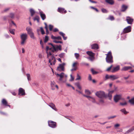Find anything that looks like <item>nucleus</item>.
I'll use <instances>...</instances> for the list:
<instances>
[{"label": "nucleus", "instance_id": "1", "mask_svg": "<svg viewBox=\"0 0 134 134\" xmlns=\"http://www.w3.org/2000/svg\"><path fill=\"white\" fill-rule=\"evenodd\" d=\"M48 44L51 45L52 47L50 48L48 46H47L46 47V51L47 54V57L48 58H49L50 55L52 54L51 52V51L52 52H54L55 51H58V50H61V46L60 45L59 46L57 45H54L51 43H49Z\"/></svg>", "mask_w": 134, "mask_h": 134}, {"label": "nucleus", "instance_id": "2", "mask_svg": "<svg viewBox=\"0 0 134 134\" xmlns=\"http://www.w3.org/2000/svg\"><path fill=\"white\" fill-rule=\"evenodd\" d=\"M56 75L57 76L60 77L59 81L62 82H65L66 81L67 76L63 72H62L60 74H57Z\"/></svg>", "mask_w": 134, "mask_h": 134}, {"label": "nucleus", "instance_id": "3", "mask_svg": "<svg viewBox=\"0 0 134 134\" xmlns=\"http://www.w3.org/2000/svg\"><path fill=\"white\" fill-rule=\"evenodd\" d=\"M28 36L26 33H23L20 36L21 39V44L22 45H24L26 42V41L27 38Z\"/></svg>", "mask_w": 134, "mask_h": 134}, {"label": "nucleus", "instance_id": "4", "mask_svg": "<svg viewBox=\"0 0 134 134\" xmlns=\"http://www.w3.org/2000/svg\"><path fill=\"white\" fill-rule=\"evenodd\" d=\"M107 57L106 58V60L107 62L108 63H111L113 62V57L111 55V52L109 51L108 53L106 54Z\"/></svg>", "mask_w": 134, "mask_h": 134}, {"label": "nucleus", "instance_id": "5", "mask_svg": "<svg viewBox=\"0 0 134 134\" xmlns=\"http://www.w3.org/2000/svg\"><path fill=\"white\" fill-rule=\"evenodd\" d=\"M95 94L98 97L100 98L106 97H107V95L105 94L104 92L102 91H97L96 93Z\"/></svg>", "mask_w": 134, "mask_h": 134}, {"label": "nucleus", "instance_id": "6", "mask_svg": "<svg viewBox=\"0 0 134 134\" xmlns=\"http://www.w3.org/2000/svg\"><path fill=\"white\" fill-rule=\"evenodd\" d=\"M83 96H84L86 97L89 100L91 101L92 103L97 104H98L96 102L95 99L93 97L85 95H84Z\"/></svg>", "mask_w": 134, "mask_h": 134}, {"label": "nucleus", "instance_id": "7", "mask_svg": "<svg viewBox=\"0 0 134 134\" xmlns=\"http://www.w3.org/2000/svg\"><path fill=\"white\" fill-rule=\"evenodd\" d=\"M48 59H49V63H50L51 65H52V64L54 65L55 64V60L53 56V54L50 55Z\"/></svg>", "mask_w": 134, "mask_h": 134}, {"label": "nucleus", "instance_id": "8", "mask_svg": "<svg viewBox=\"0 0 134 134\" xmlns=\"http://www.w3.org/2000/svg\"><path fill=\"white\" fill-rule=\"evenodd\" d=\"M65 65V63H63L62 64H60L59 66L57 67V70L59 71H63L64 70V66Z\"/></svg>", "mask_w": 134, "mask_h": 134}, {"label": "nucleus", "instance_id": "9", "mask_svg": "<svg viewBox=\"0 0 134 134\" xmlns=\"http://www.w3.org/2000/svg\"><path fill=\"white\" fill-rule=\"evenodd\" d=\"M49 126L51 127L54 128L56 127V123L52 121H50L48 122Z\"/></svg>", "mask_w": 134, "mask_h": 134}, {"label": "nucleus", "instance_id": "10", "mask_svg": "<svg viewBox=\"0 0 134 134\" xmlns=\"http://www.w3.org/2000/svg\"><path fill=\"white\" fill-rule=\"evenodd\" d=\"M121 97V95L117 94L114 97V100L116 102H118V101L120 100Z\"/></svg>", "mask_w": 134, "mask_h": 134}, {"label": "nucleus", "instance_id": "11", "mask_svg": "<svg viewBox=\"0 0 134 134\" xmlns=\"http://www.w3.org/2000/svg\"><path fill=\"white\" fill-rule=\"evenodd\" d=\"M25 94V93L24 90L22 88H20L19 91V95L23 96Z\"/></svg>", "mask_w": 134, "mask_h": 134}, {"label": "nucleus", "instance_id": "12", "mask_svg": "<svg viewBox=\"0 0 134 134\" xmlns=\"http://www.w3.org/2000/svg\"><path fill=\"white\" fill-rule=\"evenodd\" d=\"M39 13L40 16L43 20H44L46 18V16L45 14L41 10L39 9Z\"/></svg>", "mask_w": 134, "mask_h": 134}, {"label": "nucleus", "instance_id": "13", "mask_svg": "<svg viewBox=\"0 0 134 134\" xmlns=\"http://www.w3.org/2000/svg\"><path fill=\"white\" fill-rule=\"evenodd\" d=\"M131 27L129 26L124 29L123 32L125 33L129 32L131 31Z\"/></svg>", "mask_w": 134, "mask_h": 134}, {"label": "nucleus", "instance_id": "14", "mask_svg": "<svg viewBox=\"0 0 134 134\" xmlns=\"http://www.w3.org/2000/svg\"><path fill=\"white\" fill-rule=\"evenodd\" d=\"M26 30L27 32V33L29 35L33 32L32 29L30 27H27L26 28Z\"/></svg>", "mask_w": 134, "mask_h": 134}, {"label": "nucleus", "instance_id": "15", "mask_svg": "<svg viewBox=\"0 0 134 134\" xmlns=\"http://www.w3.org/2000/svg\"><path fill=\"white\" fill-rule=\"evenodd\" d=\"M126 20L127 23L129 24H132V23L133 21V19L129 17H127Z\"/></svg>", "mask_w": 134, "mask_h": 134}, {"label": "nucleus", "instance_id": "16", "mask_svg": "<svg viewBox=\"0 0 134 134\" xmlns=\"http://www.w3.org/2000/svg\"><path fill=\"white\" fill-rule=\"evenodd\" d=\"M58 11L62 13H65L66 12V11L64 9L62 8H58Z\"/></svg>", "mask_w": 134, "mask_h": 134}, {"label": "nucleus", "instance_id": "17", "mask_svg": "<svg viewBox=\"0 0 134 134\" xmlns=\"http://www.w3.org/2000/svg\"><path fill=\"white\" fill-rule=\"evenodd\" d=\"M110 79L111 80H113L119 78L118 76L116 75H110Z\"/></svg>", "mask_w": 134, "mask_h": 134}, {"label": "nucleus", "instance_id": "18", "mask_svg": "<svg viewBox=\"0 0 134 134\" xmlns=\"http://www.w3.org/2000/svg\"><path fill=\"white\" fill-rule=\"evenodd\" d=\"M134 130V126H133L130 128L129 130L126 131L124 133V134H128L130 133L131 132Z\"/></svg>", "mask_w": 134, "mask_h": 134}, {"label": "nucleus", "instance_id": "19", "mask_svg": "<svg viewBox=\"0 0 134 134\" xmlns=\"http://www.w3.org/2000/svg\"><path fill=\"white\" fill-rule=\"evenodd\" d=\"M120 69V66L119 65H118L114 67L113 69L112 72H114L116 71H117Z\"/></svg>", "mask_w": 134, "mask_h": 134}, {"label": "nucleus", "instance_id": "20", "mask_svg": "<svg viewBox=\"0 0 134 134\" xmlns=\"http://www.w3.org/2000/svg\"><path fill=\"white\" fill-rule=\"evenodd\" d=\"M48 105L53 109L55 111L57 110V109L56 108L55 105L53 104L52 103H50Z\"/></svg>", "mask_w": 134, "mask_h": 134}, {"label": "nucleus", "instance_id": "21", "mask_svg": "<svg viewBox=\"0 0 134 134\" xmlns=\"http://www.w3.org/2000/svg\"><path fill=\"white\" fill-rule=\"evenodd\" d=\"M132 67L131 66H124L121 69V71H126L129 69H131Z\"/></svg>", "mask_w": 134, "mask_h": 134}, {"label": "nucleus", "instance_id": "22", "mask_svg": "<svg viewBox=\"0 0 134 134\" xmlns=\"http://www.w3.org/2000/svg\"><path fill=\"white\" fill-rule=\"evenodd\" d=\"M127 8V6L124 5H123L122 6L121 11L122 12H124Z\"/></svg>", "mask_w": 134, "mask_h": 134}, {"label": "nucleus", "instance_id": "23", "mask_svg": "<svg viewBox=\"0 0 134 134\" xmlns=\"http://www.w3.org/2000/svg\"><path fill=\"white\" fill-rule=\"evenodd\" d=\"M91 47L92 48V49H98V46L96 44H94L92 45Z\"/></svg>", "mask_w": 134, "mask_h": 134}, {"label": "nucleus", "instance_id": "24", "mask_svg": "<svg viewBox=\"0 0 134 134\" xmlns=\"http://www.w3.org/2000/svg\"><path fill=\"white\" fill-rule=\"evenodd\" d=\"M59 34L62 36L64 40H66L67 39V37H65L64 36L65 35V34L64 33L62 32H59Z\"/></svg>", "mask_w": 134, "mask_h": 134}, {"label": "nucleus", "instance_id": "25", "mask_svg": "<svg viewBox=\"0 0 134 134\" xmlns=\"http://www.w3.org/2000/svg\"><path fill=\"white\" fill-rule=\"evenodd\" d=\"M29 35L30 37L32 39L34 40H36V38L35 37L34 35V34L33 32Z\"/></svg>", "mask_w": 134, "mask_h": 134}, {"label": "nucleus", "instance_id": "26", "mask_svg": "<svg viewBox=\"0 0 134 134\" xmlns=\"http://www.w3.org/2000/svg\"><path fill=\"white\" fill-rule=\"evenodd\" d=\"M2 103L4 105L6 106H9V107H10V105H7V102L6 100L4 99H3L2 101Z\"/></svg>", "mask_w": 134, "mask_h": 134}, {"label": "nucleus", "instance_id": "27", "mask_svg": "<svg viewBox=\"0 0 134 134\" xmlns=\"http://www.w3.org/2000/svg\"><path fill=\"white\" fill-rule=\"evenodd\" d=\"M51 85L52 87V90L54 89V87L55 86V83L54 81L51 82Z\"/></svg>", "mask_w": 134, "mask_h": 134}, {"label": "nucleus", "instance_id": "28", "mask_svg": "<svg viewBox=\"0 0 134 134\" xmlns=\"http://www.w3.org/2000/svg\"><path fill=\"white\" fill-rule=\"evenodd\" d=\"M108 3L110 4H113L114 3V2L113 0H105Z\"/></svg>", "mask_w": 134, "mask_h": 134}, {"label": "nucleus", "instance_id": "29", "mask_svg": "<svg viewBox=\"0 0 134 134\" xmlns=\"http://www.w3.org/2000/svg\"><path fill=\"white\" fill-rule=\"evenodd\" d=\"M87 54L89 55L90 56H94V54L91 51H87L86 52Z\"/></svg>", "mask_w": 134, "mask_h": 134}, {"label": "nucleus", "instance_id": "30", "mask_svg": "<svg viewBox=\"0 0 134 134\" xmlns=\"http://www.w3.org/2000/svg\"><path fill=\"white\" fill-rule=\"evenodd\" d=\"M129 102L131 104H134V98L130 99L129 100Z\"/></svg>", "mask_w": 134, "mask_h": 134}, {"label": "nucleus", "instance_id": "31", "mask_svg": "<svg viewBox=\"0 0 134 134\" xmlns=\"http://www.w3.org/2000/svg\"><path fill=\"white\" fill-rule=\"evenodd\" d=\"M75 85L80 90H81L82 88L80 85V84L79 82H77L75 83Z\"/></svg>", "mask_w": 134, "mask_h": 134}, {"label": "nucleus", "instance_id": "32", "mask_svg": "<svg viewBox=\"0 0 134 134\" xmlns=\"http://www.w3.org/2000/svg\"><path fill=\"white\" fill-rule=\"evenodd\" d=\"M31 16H32L35 14V12L34 10L32 9H30V10Z\"/></svg>", "mask_w": 134, "mask_h": 134}, {"label": "nucleus", "instance_id": "33", "mask_svg": "<svg viewBox=\"0 0 134 134\" xmlns=\"http://www.w3.org/2000/svg\"><path fill=\"white\" fill-rule=\"evenodd\" d=\"M15 31V30L14 29H9V31L10 33L13 35H14V31Z\"/></svg>", "mask_w": 134, "mask_h": 134}, {"label": "nucleus", "instance_id": "34", "mask_svg": "<svg viewBox=\"0 0 134 134\" xmlns=\"http://www.w3.org/2000/svg\"><path fill=\"white\" fill-rule=\"evenodd\" d=\"M120 111L123 113L124 114H126L128 112H127L125 108L122 109L120 110Z\"/></svg>", "mask_w": 134, "mask_h": 134}, {"label": "nucleus", "instance_id": "35", "mask_svg": "<svg viewBox=\"0 0 134 134\" xmlns=\"http://www.w3.org/2000/svg\"><path fill=\"white\" fill-rule=\"evenodd\" d=\"M85 92L88 95H90L91 94V92L88 90H86L85 91Z\"/></svg>", "mask_w": 134, "mask_h": 134}, {"label": "nucleus", "instance_id": "36", "mask_svg": "<svg viewBox=\"0 0 134 134\" xmlns=\"http://www.w3.org/2000/svg\"><path fill=\"white\" fill-rule=\"evenodd\" d=\"M77 64V63L76 62H74L72 65V68H76L77 69L76 65Z\"/></svg>", "mask_w": 134, "mask_h": 134}, {"label": "nucleus", "instance_id": "37", "mask_svg": "<svg viewBox=\"0 0 134 134\" xmlns=\"http://www.w3.org/2000/svg\"><path fill=\"white\" fill-rule=\"evenodd\" d=\"M91 71L92 73L93 74H98V72L96 71H94L93 69H92L91 70Z\"/></svg>", "mask_w": 134, "mask_h": 134}, {"label": "nucleus", "instance_id": "38", "mask_svg": "<svg viewBox=\"0 0 134 134\" xmlns=\"http://www.w3.org/2000/svg\"><path fill=\"white\" fill-rule=\"evenodd\" d=\"M49 40V37H48L46 36H45V38L44 40V42L45 43H46L47 42L48 40Z\"/></svg>", "mask_w": 134, "mask_h": 134}, {"label": "nucleus", "instance_id": "39", "mask_svg": "<svg viewBox=\"0 0 134 134\" xmlns=\"http://www.w3.org/2000/svg\"><path fill=\"white\" fill-rule=\"evenodd\" d=\"M74 55L76 58L77 59L80 56L79 54L77 53H75Z\"/></svg>", "mask_w": 134, "mask_h": 134}, {"label": "nucleus", "instance_id": "40", "mask_svg": "<svg viewBox=\"0 0 134 134\" xmlns=\"http://www.w3.org/2000/svg\"><path fill=\"white\" fill-rule=\"evenodd\" d=\"M81 79V77L78 74H77V78L76 79V80H80Z\"/></svg>", "mask_w": 134, "mask_h": 134}, {"label": "nucleus", "instance_id": "41", "mask_svg": "<svg viewBox=\"0 0 134 134\" xmlns=\"http://www.w3.org/2000/svg\"><path fill=\"white\" fill-rule=\"evenodd\" d=\"M42 34H45V32L43 30V28L42 27H41L40 28Z\"/></svg>", "mask_w": 134, "mask_h": 134}, {"label": "nucleus", "instance_id": "42", "mask_svg": "<svg viewBox=\"0 0 134 134\" xmlns=\"http://www.w3.org/2000/svg\"><path fill=\"white\" fill-rule=\"evenodd\" d=\"M120 104L122 106H124L127 105V103L126 102H124L120 103Z\"/></svg>", "mask_w": 134, "mask_h": 134}, {"label": "nucleus", "instance_id": "43", "mask_svg": "<svg viewBox=\"0 0 134 134\" xmlns=\"http://www.w3.org/2000/svg\"><path fill=\"white\" fill-rule=\"evenodd\" d=\"M120 125L119 124H117L114 125V127L116 129L118 128V127H119Z\"/></svg>", "mask_w": 134, "mask_h": 134}, {"label": "nucleus", "instance_id": "44", "mask_svg": "<svg viewBox=\"0 0 134 134\" xmlns=\"http://www.w3.org/2000/svg\"><path fill=\"white\" fill-rule=\"evenodd\" d=\"M26 76L27 77V80L28 81H30L31 80V78L30 75L29 74H27Z\"/></svg>", "mask_w": 134, "mask_h": 134}, {"label": "nucleus", "instance_id": "45", "mask_svg": "<svg viewBox=\"0 0 134 134\" xmlns=\"http://www.w3.org/2000/svg\"><path fill=\"white\" fill-rule=\"evenodd\" d=\"M108 19L111 20H113L114 19V18L113 16H110Z\"/></svg>", "mask_w": 134, "mask_h": 134}, {"label": "nucleus", "instance_id": "46", "mask_svg": "<svg viewBox=\"0 0 134 134\" xmlns=\"http://www.w3.org/2000/svg\"><path fill=\"white\" fill-rule=\"evenodd\" d=\"M104 103V101L102 99H100L99 100V103H98V104H102Z\"/></svg>", "mask_w": 134, "mask_h": 134}, {"label": "nucleus", "instance_id": "47", "mask_svg": "<svg viewBox=\"0 0 134 134\" xmlns=\"http://www.w3.org/2000/svg\"><path fill=\"white\" fill-rule=\"evenodd\" d=\"M101 10L102 12L103 13H107L108 12L107 10L105 9H102Z\"/></svg>", "mask_w": 134, "mask_h": 134}, {"label": "nucleus", "instance_id": "48", "mask_svg": "<svg viewBox=\"0 0 134 134\" xmlns=\"http://www.w3.org/2000/svg\"><path fill=\"white\" fill-rule=\"evenodd\" d=\"M64 55V53H62L59 55V57L61 58H63Z\"/></svg>", "mask_w": 134, "mask_h": 134}, {"label": "nucleus", "instance_id": "49", "mask_svg": "<svg viewBox=\"0 0 134 134\" xmlns=\"http://www.w3.org/2000/svg\"><path fill=\"white\" fill-rule=\"evenodd\" d=\"M70 77L71 78L70 79V81H72L74 80V77L72 76V75L71 74L70 75Z\"/></svg>", "mask_w": 134, "mask_h": 134}, {"label": "nucleus", "instance_id": "50", "mask_svg": "<svg viewBox=\"0 0 134 134\" xmlns=\"http://www.w3.org/2000/svg\"><path fill=\"white\" fill-rule=\"evenodd\" d=\"M53 42L56 43H62V42L61 41H57L56 40H54L53 41Z\"/></svg>", "mask_w": 134, "mask_h": 134}, {"label": "nucleus", "instance_id": "51", "mask_svg": "<svg viewBox=\"0 0 134 134\" xmlns=\"http://www.w3.org/2000/svg\"><path fill=\"white\" fill-rule=\"evenodd\" d=\"M108 97H109V99L110 100H111L112 98L111 94L109 93L108 94Z\"/></svg>", "mask_w": 134, "mask_h": 134}, {"label": "nucleus", "instance_id": "52", "mask_svg": "<svg viewBox=\"0 0 134 134\" xmlns=\"http://www.w3.org/2000/svg\"><path fill=\"white\" fill-rule=\"evenodd\" d=\"M14 14L11 13L10 14L9 16L11 18H14Z\"/></svg>", "mask_w": 134, "mask_h": 134}, {"label": "nucleus", "instance_id": "53", "mask_svg": "<svg viewBox=\"0 0 134 134\" xmlns=\"http://www.w3.org/2000/svg\"><path fill=\"white\" fill-rule=\"evenodd\" d=\"M88 58L90 60L92 61L94 59V56H90L88 57Z\"/></svg>", "mask_w": 134, "mask_h": 134}, {"label": "nucleus", "instance_id": "54", "mask_svg": "<svg viewBox=\"0 0 134 134\" xmlns=\"http://www.w3.org/2000/svg\"><path fill=\"white\" fill-rule=\"evenodd\" d=\"M49 30L51 31H52V29L53 28V26L51 25H49Z\"/></svg>", "mask_w": 134, "mask_h": 134}, {"label": "nucleus", "instance_id": "55", "mask_svg": "<svg viewBox=\"0 0 134 134\" xmlns=\"http://www.w3.org/2000/svg\"><path fill=\"white\" fill-rule=\"evenodd\" d=\"M61 37L59 36H58L57 37H56V38H55V39H57L58 40H62Z\"/></svg>", "mask_w": 134, "mask_h": 134}, {"label": "nucleus", "instance_id": "56", "mask_svg": "<svg viewBox=\"0 0 134 134\" xmlns=\"http://www.w3.org/2000/svg\"><path fill=\"white\" fill-rule=\"evenodd\" d=\"M116 117V115H114L113 116H110L108 118V119H113V118Z\"/></svg>", "mask_w": 134, "mask_h": 134}, {"label": "nucleus", "instance_id": "57", "mask_svg": "<svg viewBox=\"0 0 134 134\" xmlns=\"http://www.w3.org/2000/svg\"><path fill=\"white\" fill-rule=\"evenodd\" d=\"M112 67V65H111L110 67L107 68L106 70V71H109L111 69Z\"/></svg>", "mask_w": 134, "mask_h": 134}, {"label": "nucleus", "instance_id": "58", "mask_svg": "<svg viewBox=\"0 0 134 134\" xmlns=\"http://www.w3.org/2000/svg\"><path fill=\"white\" fill-rule=\"evenodd\" d=\"M110 76L108 75H106L105 76V77L106 79H110Z\"/></svg>", "mask_w": 134, "mask_h": 134}, {"label": "nucleus", "instance_id": "59", "mask_svg": "<svg viewBox=\"0 0 134 134\" xmlns=\"http://www.w3.org/2000/svg\"><path fill=\"white\" fill-rule=\"evenodd\" d=\"M88 79L89 80H92V77L91 75L90 74L89 75Z\"/></svg>", "mask_w": 134, "mask_h": 134}, {"label": "nucleus", "instance_id": "60", "mask_svg": "<svg viewBox=\"0 0 134 134\" xmlns=\"http://www.w3.org/2000/svg\"><path fill=\"white\" fill-rule=\"evenodd\" d=\"M45 29H46V34L47 35L49 33V32L48 30V29L47 28H45Z\"/></svg>", "mask_w": 134, "mask_h": 134}, {"label": "nucleus", "instance_id": "61", "mask_svg": "<svg viewBox=\"0 0 134 134\" xmlns=\"http://www.w3.org/2000/svg\"><path fill=\"white\" fill-rule=\"evenodd\" d=\"M53 31L54 32H57V31H58V29L56 28H55V29H54L53 30Z\"/></svg>", "mask_w": 134, "mask_h": 134}, {"label": "nucleus", "instance_id": "62", "mask_svg": "<svg viewBox=\"0 0 134 134\" xmlns=\"http://www.w3.org/2000/svg\"><path fill=\"white\" fill-rule=\"evenodd\" d=\"M51 38L52 39H54L55 40V38H56V37L54 36L53 35H52L51 36Z\"/></svg>", "mask_w": 134, "mask_h": 134}, {"label": "nucleus", "instance_id": "63", "mask_svg": "<svg viewBox=\"0 0 134 134\" xmlns=\"http://www.w3.org/2000/svg\"><path fill=\"white\" fill-rule=\"evenodd\" d=\"M70 105V104L69 103L66 104H65V106L67 107H68Z\"/></svg>", "mask_w": 134, "mask_h": 134}, {"label": "nucleus", "instance_id": "64", "mask_svg": "<svg viewBox=\"0 0 134 134\" xmlns=\"http://www.w3.org/2000/svg\"><path fill=\"white\" fill-rule=\"evenodd\" d=\"M40 44L42 46V48H43V43L42 40L40 41Z\"/></svg>", "mask_w": 134, "mask_h": 134}]
</instances>
